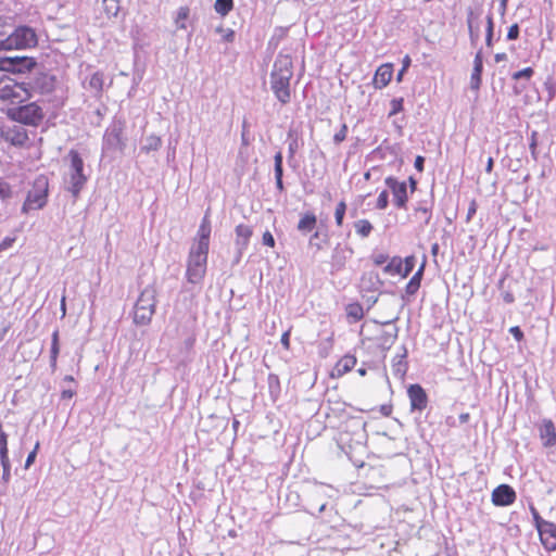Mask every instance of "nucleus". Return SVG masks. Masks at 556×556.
Returning <instances> with one entry per match:
<instances>
[{
  "label": "nucleus",
  "instance_id": "obj_1",
  "mask_svg": "<svg viewBox=\"0 0 556 556\" xmlns=\"http://www.w3.org/2000/svg\"><path fill=\"white\" fill-rule=\"evenodd\" d=\"M292 76V59L287 54H279L270 73V88L281 104H287L290 101V80Z\"/></svg>",
  "mask_w": 556,
  "mask_h": 556
},
{
  "label": "nucleus",
  "instance_id": "obj_4",
  "mask_svg": "<svg viewBox=\"0 0 556 556\" xmlns=\"http://www.w3.org/2000/svg\"><path fill=\"white\" fill-rule=\"evenodd\" d=\"M38 42L36 31L29 26H18L13 33L0 38V51L13 49H28Z\"/></svg>",
  "mask_w": 556,
  "mask_h": 556
},
{
  "label": "nucleus",
  "instance_id": "obj_15",
  "mask_svg": "<svg viewBox=\"0 0 556 556\" xmlns=\"http://www.w3.org/2000/svg\"><path fill=\"white\" fill-rule=\"evenodd\" d=\"M386 185L392 191L394 198V204L402 208L405 207L407 202V187L404 181L400 182L393 177L386 179Z\"/></svg>",
  "mask_w": 556,
  "mask_h": 556
},
{
  "label": "nucleus",
  "instance_id": "obj_43",
  "mask_svg": "<svg viewBox=\"0 0 556 556\" xmlns=\"http://www.w3.org/2000/svg\"><path fill=\"white\" fill-rule=\"evenodd\" d=\"M391 105H392V110L390 112V115L397 114L399 112H401L403 110V99L402 98L393 99L391 101Z\"/></svg>",
  "mask_w": 556,
  "mask_h": 556
},
{
  "label": "nucleus",
  "instance_id": "obj_58",
  "mask_svg": "<svg viewBox=\"0 0 556 556\" xmlns=\"http://www.w3.org/2000/svg\"><path fill=\"white\" fill-rule=\"evenodd\" d=\"M507 3H508V0H500V13L502 15H504L506 12Z\"/></svg>",
  "mask_w": 556,
  "mask_h": 556
},
{
  "label": "nucleus",
  "instance_id": "obj_45",
  "mask_svg": "<svg viewBox=\"0 0 556 556\" xmlns=\"http://www.w3.org/2000/svg\"><path fill=\"white\" fill-rule=\"evenodd\" d=\"M10 195H11L10 186L5 181L0 179V198L5 199V198H9Z\"/></svg>",
  "mask_w": 556,
  "mask_h": 556
},
{
  "label": "nucleus",
  "instance_id": "obj_37",
  "mask_svg": "<svg viewBox=\"0 0 556 556\" xmlns=\"http://www.w3.org/2000/svg\"><path fill=\"white\" fill-rule=\"evenodd\" d=\"M493 17L491 14L486 16V36H485V43L489 48L492 47V38H493Z\"/></svg>",
  "mask_w": 556,
  "mask_h": 556
},
{
  "label": "nucleus",
  "instance_id": "obj_59",
  "mask_svg": "<svg viewBox=\"0 0 556 556\" xmlns=\"http://www.w3.org/2000/svg\"><path fill=\"white\" fill-rule=\"evenodd\" d=\"M494 60L496 63H500L502 61H506L507 60V54L506 53H496L495 56H494Z\"/></svg>",
  "mask_w": 556,
  "mask_h": 556
},
{
  "label": "nucleus",
  "instance_id": "obj_12",
  "mask_svg": "<svg viewBox=\"0 0 556 556\" xmlns=\"http://www.w3.org/2000/svg\"><path fill=\"white\" fill-rule=\"evenodd\" d=\"M415 257L407 256L404 261L400 257H393L391 262L383 268L387 274H399L406 277L414 268Z\"/></svg>",
  "mask_w": 556,
  "mask_h": 556
},
{
  "label": "nucleus",
  "instance_id": "obj_40",
  "mask_svg": "<svg viewBox=\"0 0 556 556\" xmlns=\"http://www.w3.org/2000/svg\"><path fill=\"white\" fill-rule=\"evenodd\" d=\"M1 466L3 469L2 479L4 482H8L10 480V460L9 458H0Z\"/></svg>",
  "mask_w": 556,
  "mask_h": 556
},
{
  "label": "nucleus",
  "instance_id": "obj_54",
  "mask_svg": "<svg viewBox=\"0 0 556 556\" xmlns=\"http://www.w3.org/2000/svg\"><path fill=\"white\" fill-rule=\"evenodd\" d=\"M424 162H425V159L420 155H418L415 160V168L419 172H421L424 169Z\"/></svg>",
  "mask_w": 556,
  "mask_h": 556
},
{
  "label": "nucleus",
  "instance_id": "obj_14",
  "mask_svg": "<svg viewBox=\"0 0 556 556\" xmlns=\"http://www.w3.org/2000/svg\"><path fill=\"white\" fill-rule=\"evenodd\" d=\"M516 500V492L508 484H501L492 492V503L495 506H508Z\"/></svg>",
  "mask_w": 556,
  "mask_h": 556
},
{
  "label": "nucleus",
  "instance_id": "obj_9",
  "mask_svg": "<svg viewBox=\"0 0 556 556\" xmlns=\"http://www.w3.org/2000/svg\"><path fill=\"white\" fill-rule=\"evenodd\" d=\"M37 65L35 59L29 56L0 58V71L24 73L31 71Z\"/></svg>",
  "mask_w": 556,
  "mask_h": 556
},
{
  "label": "nucleus",
  "instance_id": "obj_18",
  "mask_svg": "<svg viewBox=\"0 0 556 556\" xmlns=\"http://www.w3.org/2000/svg\"><path fill=\"white\" fill-rule=\"evenodd\" d=\"M539 430L544 446H553L556 444V430L552 420H543Z\"/></svg>",
  "mask_w": 556,
  "mask_h": 556
},
{
  "label": "nucleus",
  "instance_id": "obj_7",
  "mask_svg": "<svg viewBox=\"0 0 556 556\" xmlns=\"http://www.w3.org/2000/svg\"><path fill=\"white\" fill-rule=\"evenodd\" d=\"M8 116L20 124L38 126L45 115L42 109L36 102H31L26 105L10 109Z\"/></svg>",
  "mask_w": 556,
  "mask_h": 556
},
{
  "label": "nucleus",
  "instance_id": "obj_23",
  "mask_svg": "<svg viewBox=\"0 0 556 556\" xmlns=\"http://www.w3.org/2000/svg\"><path fill=\"white\" fill-rule=\"evenodd\" d=\"M361 286L365 290H378L382 286V281L377 273L369 271L362 277Z\"/></svg>",
  "mask_w": 556,
  "mask_h": 556
},
{
  "label": "nucleus",
  "instance_id": "obj_49",
  "mask_svg": "<svg viewBox=\"0 0 556 556\" xmlns=\"http://www.w3.org/2000/svg\"><path fill=\"white\" fill-rule=\"evenodd\" d=\"M509 332L514 336V338L517 340V341H521L522 338H523V333L521 331V329L518 327V326H514L509 329Z\"/></svg>",
  "mask_w": 556,
  "mask_h": 556
},
{
  "label": "nucleus",
  "instance_id": "obj_13",
  "mask_svg": "<svg viewBox=\"0 0 556 556\" xmlns=\"http://www.w3.org/2000/svg\"><path fill=\"white\" fill-rule=\"evenodd\" d=\"M236 248H237V256L235 258V263H239L244 250L249 245L250 238L252 237V228L248 225L240 224L236 227Z\"/></svg>",
  "mask_w": 556,
  "mask_h": 556
},
{
  "label": "nucleus",
  "instance_id": "obj_29",
  "mask_svg": "<svg viewBox=\"0 0 556 556\" xmlns=\"http://www.w3.org/2000/svg\"><path fill=\"white\" fill-rule=\"evenodd\" d=\"M102 5L109 18L116 17L121 9L118 0H103Z\"/></svg>",
  "mask_w": 556,
  "mask_h": 556
},
{
  "label": "nucleus",
  "instance_id": "obj_32",
  "mask_svg": "<svg viewBox=\"0 0 556 556\" xmlns=\"http://www.w3.org/2000/svg\"><path fill=\"white\" fill-rule=\"evenodd\" d=\"M189 14H190V10H189L188 7L179 8V10L177 12V16L175 18V24H176L178 29H186L187 28L186 21L188 20Z\"/></svg>",
  "mask_w": 556,
  "mask_h": 556
},
{
  "label": "nucleus",
  "instance_id": "obj_42",
  "mask_svg": "<svg viewBox=\"0 0 556 556\" xmlns=\"http://www.w3.org/2000/svg\"><path fill=\"white\" fill-rule=\"evenodd\" d=\"M262 242H263L264 245H267L269 248H274L275 247V238H274V236L271 235L270 231L266 230L263 233Z\"/></svg>",
  "mask_w": 556,
  "mask_h": 556
},
{
  "label": "nucleus",
  "instance_id": "obj_5",
  "mask_svg": "<svg viewBox=\"0 0 556 556\" xmlns=\"http://www.w3.org/2000/svg\"><path fill=\"white\" fill-rule=\"evenodd\" d=\"M156 290L148 286L144 288L134 307V323L139 326L149 325L155 313Z\"/></svg>",
  "mask_w": 556,
  "mask_h": 556
},
{
  "label": "nucleus",
  "instance_id": "obj_64",
  "mask_svg": "<svg viewBox=\"0 0 556 556\" xmlns=\"http://www.w3.org/2000/svg\"><path fill=\"white\" fill-rule=\"evenodd\" d=\"M276 187H277V189H278L280 192H282V191L285 190L282 179H276Z\"/></svg>",
  "mask_w": 556,
  "mask_h": 556
},
{
  "label": "nucleus",
  "instance_id": "obj_39",
  "mask_svg": "<svg viewBox=\"0 0 556 556\" xmlns=\"http://www.w3.org/2000/svg\"><path fill=\"white\" fill-rule=\"evenodd\" d=\"M346 134H348V126L345 124H343L341 126V129L338 132H336L333 136L334 143L339 144L342 141H344L346 138Z\"/></svg>",
  "mask_w": 556,
  "mask_h": 556
},
{
  "label": "nucleus",
  "instance_id": "obj_6",
  "mask_svg": "<svg viewBox=\"0 0 556 556\" xmlns=\"http://www.w3.org/2000/svg\"><path fill=\"white\" fill-rule=\"evenodd\" d=\"M31 97L25 83H16L5 77L0 79V100L16 104L28 100Z\"/></svg>",
  "mask_w": 556,
  "mask_h": 556
},
{
  "label": "nucleus",
  "instance_id": "obj_10",
  "mask_svg": "<svg viewBox=\"0 0 556 556\" xmlns=\"http://www.w3.org/2000/svg\"><path fill=\"white\" fill-rule=\"evenodd\" d=\"M123 128L121 125H113L109 128L103 138V152H123L125 140L123 138Z\"/></svg>",
  "mask_w": 556,
  "mask_h": 556
},
{
  "label": "nucleus",
  "instance_id": "obj_48",
  "mask_svg": "<svg viewBox=\"0 0 556 556\" xmlns=\"http://www.w3.org/2000/svg\"><path fill=\"white\" fill-rule=\"evenodd\" d=\"M531 513L533 516V520L535 523L536 529H539V526H543V523H546L547 521L544 520L538 513V510L534 507H531Z\"/></svg>",
  "mask_w": 556,
  "mask_h": 556
},
{
  "label": "nucleus",
  "instance_id": "obj_26",
  "mask_svg": "<svg viewBox=\"0 0 556 556\" xmlns=\"http://www.w3.org/2000/svg\"><path fill=\"white\" fill-rule=\"evenodd\" d=\"M87 88L94 94H100L103 88V74L100 72L93 73L88 80Z\"/></svg>",
  "mask_w": 556,
  "mask_h": 556
},
{
  "label": "nucleus",
  "instance_id": "obj_51",
  "mask_svg": "<svg viewBox=\"0 0 556 556\" xmlns=\"http://www.w3.org/2000/svg\"><path fill=\"white\" fill-rule=\"evenodd\" d=\"M535 136H536V132L533 131L532 132V136H531V143H530V150H531V154L533 155L534 159H536V155H535V152H536V140H535Z\"/></svg>",
  "mask_w": 556,
  "mask_h": 556
},
{
  "label": "nucleus",
  "instance_id": "obj_33",
  "mask_svg": "<svg viewBox=\"0 0 556 556\" xmlns=\"http://www.w3.org/2000/svg\"><path fill=\"white\" fill-rule=\"evenodd\" d=\"M397 328H393L391 331H384L380 337V343L383 348L389 349L397 338Z\"/></svg>",
  "mask_w": 556,
  "mask_h": 556
},
{
  "label": "nucleus",
  "instance_id": "obj_38",
  "mask_svg": "<svg viewBox=\"0 0 556 556\" xmlns=\"http://www.w3.org/2000/svg\"><path fill=\"white\" fill-rule=\"evenodd\" d=\"M210 232H211V228L208 225H206V218H204L202 225L200 226V229H199V239L198 240H202L203 237H205V242L207 243V245L210 244Z\"/></svg>",
  "mask_w": 556,
  "mask_h": 556
},
{
  "label": "nucleus",
  "instance_id": "obj_50",
  "mask_svg": "<svg viewBox=\"0 0 556 556\" xmlns=\"http://www.w3.org/2000/svg\"><path fill=\"white\" fill-rule=\"evenodd\" d=\"M387 261H388V255H386V254H378V255L374 256V263L377 266L384 264Z\"/></svg>",
  "mask_w": 556,
  "mask_h": 556
},
{
  "label": "nucleus",
  "instance_id": "obj_53",
  "mask_svg": "<svg viewBox=\"0 0 556 556\" xmlns=\"http://www.w3.org/2000/svg\"><path fill=\"white\" fill-rule=\"evenodd\" d=\"M468 26H469L470 39H471L472 42H475V41L478 40L479 34H478V31L473 30L470 20H468Z\"/></svg>",
  "mask_w": 556,
  "mask_h": 556
},
{
  "label": "nucleus",
  "instance_id": "obj_63",
  "mask_svg": "<svg viewBox=\"0 0 556 556\" xmlns=\"http://www.w3.org/2000/svg\"><path fill=\"white\" fill-rule=\"evenodd\" d=\"M295 148H296V143L295 142H292L290 143L289 146V157L292 159L294 153H295Z\"/></svg>",
  "mask_w": 556,
  "mask_h": 556
},
{
  "label": "nucleus",
  "instance_id": "obj_52",
  "mask_svg": "<svg viewBox=\"0 0 556 556\" xmlns=\"http://www.w3.org/2000/svg\"><path fill=\"white\" fill-rule=\"evenodd\" d=\"M235 39V31L232 29H226L224 34V40L227 42H232Z\"/></svg>",
  "mask_w": 556,
  "mask_h": 556
},
{
  "label": "nucleus",
  "instance_id": "obj_25",
  "mask_svg": "<svg viewBox=\"0 0 556 556\" xmlns=\"http://www.w3.org/2000/svg\"><path fill=\"white\" fill-rule=\"evenodd\" d=\"M424 267H425V264H422L420 266V268L417 270V273L410 278V280L406 285L405 290L408 295H413L418 291V289L420 287V280L422 277V273H424Z\"/></svg>",
  "mask_w": 556,
  "mask_h": 556
},
{
  "label": "nucleus",
  "instance_id": "obj_24",
  "mask_svg": "<svg viewBox=\"0 0 556 556\" xmlns=\"http://www.w3.org/2000/svg\"><path fill=\"white\" fill-rule=\"evenodd\" d=\"M317 218L313 213H305L301 216L298 223V230L306 233L311 232L316 227Z\"/></svg>",
  "mask_w": 556,
  "mask_h": 556
},
{
  "label": "nucleus",
  "instance_id": "obj_55",
  "mask_svg": "<svg viewBox=\"0 0 556 556\" xmlns=\"http://www.w3.org/2000/svg\"><path fill=\"white\" fill-rule=\"evenodd\" d=\"M289 331L285 332L282 336H281V344L285 346V349H289L290 346V341H289Z\"/></svg>",
  "mask_w": 556,
  "mask_h": 556
},
{
  "label": "nucleus",
  "instance_id": "obj_20",
  "mask_svg": "<svg viewBox=\"0 0 556 556\" xmlns=\"http://www.w3.org/2000/svg\"><path fill=\"white\" fill-rule=\"evenodd\" d=\"M31 89L42 94L50 93L54 89V78L48 74H40L34 79Z\"/></svg>",
  "mask_w": 556,
  "mask_h": 556
},
{
  "label": "nucleus",
  "instance_id": "obj_57",
  "mask_svg": "<svg viewBox=\"0 0 556 556\" xmlns=\"http://www.w3.org/2000/svg\"><path fill=\"white\" fill-rule=\"evenodd\" d=\"M283 169L282 166H275V179H282Z\"/></svg>",
  "mask_w": 556,
  "mask_h": 556
},
{
  "label": "nucleus",
  "instance_id": "obj_61",
  "mask_svg": "<svg viewBox=\"0 0 556 556\" xmlns=\"http://www.w3.org/2000/svg\"><path fill=\"white\" fill-rule=\"evenodd\" d=\"M470 416L468 413H462L459 415V421L460 424H466L469 420Z\"/></svg>",
  "mask_w": 556,
  "mask_h": 556
},
{
  "label": "nucleus",
  "instance_id": "obj_46",
  "mask_svg": "<svg viewBox=\"0 0 556 556\" xmlns=\"http://www.w3.org/2000/svg\"><path fill=\"white\" fill-rule=\"evenodd\" d=\"M518 36H519V26H518V24H513L508 29L507 39L515 40L518 38Z\"/></svg>",
  "mask_w": 556,
  "mask_h": 556
},
{
  "label": "nucleus",
  "instance_id": "obj_22",
  "mask_svg": "<svg viewBox=\"0 0 556 556\" xmlns=\"http://www.w3.org/2000/svg\"><path fill=\"white\" fill-rule=\"evenodd\" d=\"M483 70L482 52L478 51L473 60V70L470 77V87L478 90L481 85V74Z\"/></svg>",
  "mask_w": 556,
  "mask_h": 556
},
{
  "label": "nucleus",
  "instance_id": "obj_17",
  "mask_svg": "<svg viewBox=\"0 0 556 556\" xmlns=\"http://www.w3.org/2000/svg\"><path fill=\"white\" fill-rule=\"evenodd\" d=\"M407 393L412 409L422 410L426 408L428 402L427 394L419 384H412Z\"/></svg>",
  "mask_w": 556,
  "mask_h": 556
},
{
  "label": "nucleus",
  "instance_id": "obj_30",
  "mask_svg": "<svg viewBox=\"0 0 556 556\" xmlns=\"http://www.w3.org/2000/svg\"><path fill=\"white\" fill-rule=\"evenodd\" d=\"M346 315L349 318H352L354 321H357L363 318L364 311L361 304L352 303L346 306Z\"/></svg>",
  "mask_w": 556,
  "mask_h": 556
},
{
  "label": "nucleus",
  "instance_id": "obj_27",
  "mask_svg": "<svg viewBox=\"0 0 556 556\" xmlns=\"http://www.w3.org/2000/svg\"><path fill=\"white\" fill-rule=\"evenodd\" d=\"M162 144V140L159 136L150 135L144 138L143 143L141 146V151L149 153L151 151H156L160 149Z\"/></svg>",
  "mask_w": 556,
  "mask_h": 556
},
{
  "label": "nucleus",
  "instance_id": "obj_56",
  "mask_svg": "<svg viewBox=\"0 0 556 556\" xmlns=\"http://www.w3.org/2000/svg\"><path fill=\"white\" fill-rule=\"evenodd\" d=\"M275 166H282V153L279 151L274 156Z\"/></svg>",
  "mask_w": 556,
  "mask_h": 556
},
{
  "label": "nucleus",
  "instance_id": "obj_8",
  "mask_svg": "<svg viewBox=\"0 0 556 556\" xmlns=\"http://www.w3.org/2000/svg\"><path fill=\"white\" fill-rule=\"evenodd\" d=\"M48 193V181L46 178L40 177L36 179L34 188L28 192L27 199L24 203L23 208L38 210L46 204Z\"/></svg>",
  "mask_w": 556,
  "mask_h": 556
},
{
  "label": "nucleus",
  "instance_id": "obj_36",
  "mask_svg": "<svg viewBox=\"0 0 556 556\" xmlns=\"http://www.w3.org/2000/svg\"><path fill=\"white\" fill-rule=\"evenodd\" d=\"M346 211V204L344 201L338 203L334 212L336 223L338 226H342L343 217Z\"/></svg>",
  "mask_w": 556,
  "mask_h": 556
},
{
  "label": "nucleus",
  "instance_id": "obj_34",
  "mask_svg": "<svg viewBox=\"0 0 556 556\" xmlns=\"http://www.w3.org/2000/svg\"><path fill=\"white\" fill-rule=\"evenodd\" d=\"M354 226H355L356 232L358 235H361L362 237L369 236V233L372 229L371 224L367 219L357 220Z\"/></svg>",
  "mask_w": 556,
  "mask_h": 556
},
{
  "label": "nucleus",
  "instance_id": "obj_41",
  "mask_svg": "<svg viewBox=\"0 0 556 556\" xmlns=\"http://www.w3.org/2000/svg\"><path fill=\"white\" fill-rule=\"evenodd\" d=\"M388 192L383 190L377 199V207L379 210H384L388 206Z\"/></svg>",
  "mask_w": 556,
  "mask_h": 556
},
{
  "label": "nucleus",
  "instance_id": "obj_3",
  "mask_svg": "<svg viewBox=\"0 0 556 556\" xmlns=\"http://www.w3.org/2000/svg\"><path fill=\"white\" fill-rule=\"evenodd\" d=\"M66 160L70 162L65 180L66 189L74 198H77L87 182V176L84 174V160L76 150H71Z\"/></svg>",
  "mask_w": 556,
  "mask_h": 556
},
{
  "label": "nucleus",
  "instance_id": "obj_47",
  "mask_svg": "<svg viewBox=\"0 0 556 556\" xmlns=\"http://www.w3.org/2000/svg\"><path fill=\"white\" fill-rule=\"evenodd\" d=\"M15 242V238L13 237H5L1 242H0V252L2 251H5L8 250L9 248H11L13 245V243Z\"/></svg>",
  "mask_w": 556,
  "mask_h": 556
},
{
  "label": "nucleus",
  "instance_id": "obj_16",
  "mask_svg": "<svg viewBox=\"0 0 556 556\" xmlns=\"http://www.w3.org/2000/svg\"><path fill=\"white\" fill-rule=\"evenodd\" d=\"M543 545L549 549H556V525L547 521L543 526H539L538 529Z\"/></svg>",
  "mask_w": 556,
  "mask_h": 556
},
{
  "label": "nucleus",
  "instance_id": "obj_28",
  "mask_svg": "<svg viewBox=\"0 0 556 556\" xmlns=\"http://www.w3.org/2000/svg\"><path fill=\"white\" fill-rule=\"evenodd\" d=\"M233 9V0H216L214 3V10L220 16H226Z\"/></svg>",
  "mask_w": 556,
  "mask_h": 556
},
{
  "label": "nucleus",
  "instance_id": "obj_35",
  "mask_svg": "<svg viewBox=\"0 0 556 556\" xmlns=\"http://www.w3.org/2000/svg\"><path fill=\"white\" fill-rule=\"evenodd\" d=\"M534 74V71L532 67H526L521 71H518V72H515L513 75H511V78L514 80H520V79H526V80H530L531 77L533 76Z\"/></svg>",
  "mask_w": 556,
  "mask_h": 556
},
{
  "label": "nucleus",
  "instance_id": "obj_21",
  "mask_svg": "<svg viewBox=\"0 0 556 556\" xmlns=\"http://www.w3.org/2000/svg\"><path fill=\"white\" fill-rule=\"evenodd\" d=\"M356 365V357L353 355H345L338 361L332 369V377H341L349 372Z\"/></svg>",
  "mask_w": 556,
  "mask_h": 556
},
{
  "label": "nucleus",
  "instance_id": "obj_2",
  "mask_svg": "<svg viewBox=\"0 0 556 556\" xmlns=\"http://www.w3.org/2000/svg\"><path fill=\"white\" fill-rule=\"evenodd\" d=\"M208 248L205 242V237L202 240H197L189 252L187 263V279L190 283H199L206 273Z\"/></svg>",
  "mask_w": 556,
  "mask_h": 556
},
{
  "label": "nucleus",
  "instance_id": "obj_19",
  "mask_svg": "<svg viewBox=\"0 0 556 556\" xmlns=\"http://www.w3.org/2000/svg\"><path fill=\"white\" fill-rule=\"evenodd\" d=\"M392 74H393V68H392V65L391 64H382L380 65L376 73H375V76H374V85L376 88H383L386 87L391 78H392Z\"/></svg>",
  "mask_w": 556,
  "mask_h": 556
},
{
  "label": "nucleus",
  "instance_id": "obj_44",
  "mask_svg": "<svg viewBox=\"0 0 556 556\" xmlns=\"http://www.w3.org/2000/svg\"><path fill=\"white\" fill-rule=\"evenodd\" d=\"M39 448V442L36 443L34 450L28 454L25 463V468H29L36 459L37 451Z\"/></svg>",
  "mask_w": 556,
  "mask_h": 556
},
{
  "label": "nucleus",
  "instance_id": "obj_31",
  "mask_svg": "<svg viewBox=\"0 0 556 556\" xmlns=\"http://www.w3.org/2000/svg\"><path fill=\"white\" fill-rule=\"evenodd\" d=\"M59 352H60L59 332L54 331L52 334L51 355H50V363H51V367L53 369L56 367V359H58Z\"/></svg>",
  "mask_w": 556,
  "mask_h": 556
},
{
  "label": "nucleus",
  "instance_id": "obj_60",
  "mask_svg": "<svg viewBox=\"0 0 556 556\" xmlns=\"http://www.w3.org/2000/svg\"><path fill=\"white\" fill-rule=\"evenodd\" d=\"M409 64H410V58L408 55H405V58L403 59L402 72H405L408 68Z\"/></svg>",
  "mask_w": 556,
  "mask_h": 556
},
{
  "label": "nucleus",
  "instance_id": "obj_62",
  "mask_svg": "<svg viewBox=\"0 0 556 556\" xmlns=\"http://www.w3.org/2000/svg\"><path fill=\"white\" fill-rule=\"evenodd\" d=\"M74 393L75 392L73 390H64L62 392V399H71L73 397Z\"/></svg>",
  "mask_w": 556,
  "mask_h": 556
},
{
  "label": "nucleus",
  "instance_id": "obj_11",
  "mask_svg": "<svg viewBox=\"0 0 556 556\" xmlns=\"http://www.w3.org/2000/svg\"><path fill=\"white\" fill-rule=\"evenodd\" d=\"M0 139H4L12 146L23 147L28 140V135L24 126L18 124L9 127H0Z\"/></svg>",
  "mask_w": 556,
  "mask_h": 556
}]
</instances>
